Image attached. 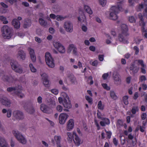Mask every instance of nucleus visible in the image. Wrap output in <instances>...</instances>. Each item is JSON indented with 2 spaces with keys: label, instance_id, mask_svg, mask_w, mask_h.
<instances>
[{
  "label": "nucleus",
  "instance_id": "f8f14e48",
  "mask_svg": "<svg viewBox=\"0 0 147 147\" xmlns=\"http://www.w3.org/2000/svg\"><path fill=\"white\" fill-rule=\"evenodd\" d=\"M64 27L67 32H71L73 31L72 25L69 21H66L64 23Z\"/></svg>",
  "mask_w": 147,
  "mask_h": 147
},
{
  "label": "nucleus",
  "instance_id": "c85d7f7f",
  "mask_svg": "<svg viewBox=\"0 0 147 147\" xmlns=\"http://www.w3.org/2000/svg\"><path fill=\"white\" fill-rule=\"evenodd\" d=\"M68 78H69L70 81L72 83L74 84L75 82H76V78L73 74H70L68 76Z\"/></svg>",
  "mask_w": 147,
  "mask_h": 147
},
{
  "label": "nucleus",
  "instance_id": "c03bdc74",
  "mask_svg": "<svg viewBox=\"0 0 147 147\" xmlns=\"http://www.w3.org/2000/svg\"><path fill=\"white\" fill-rule=\"evenodd\" d=\"M134 49L135 51V54L137 55L139 52V49L136 46H135L134 47Z\"/></svg>",
  "mask_w": 147,
  "mask_h": 147
},
{
  "label": "nucleus",
  "instance_id": "f3484780",
  "mask_svg": "<svg viewBox=\"0 0 147 147\" xmlns=\"http://www.w3.org/2000/svg\"><path fill=\"white\" fill-rule=\"evenodd\" d=\"M102 121H100V123L102 127H105L106 125H109L110 122L109 118L103 117L101 119Z\"/></svg>",
  "mask_w": 147,
  "mask_h": 147
},
{
  "label": "nucleus",
  "instance_id": "a18cd8bd",
  "mask_svg": "<svg viewBox=\"0 0 147 147\" xmlns=\"http://www.w3.org/2000/svg\"><path fill=\"white\" fill-rule=\"evenodd\" d=\"M100 5L102 7L105 6L106 3V0H99Z\"/></svg>",
  "mask_w": 147,
  "mask_h": 147
},
{
  "label": "nucleus",
  "instance_id": "ea45409f",
  "mask_svg": "<svg viewBox=\"0 0 147 147\" xmlns=\"http://www.w3.org/2000/svg\"><path fill=\"white\" fill-rule=\"evenodd\" d=\"M102 86L105 89L107 90H110V87L107 86V84L103 83L102 84Z\"/></svg>",
  "mask_w": 147,
  "mask_h": 147
},
{
  "label": "nucleus",
  "instance_id": "412c9836",
  "mask_svg": "<svg viewBox=\"0 0 147 147\" xmlns=\"http://www.w3.org/2000/svg\"><path fill=\"white\" fill-rule=\"evenodd\" d=\"M12 24L15 28L18 29L20 27V22L17 19H13L12 21Z\"/></svg>",
  "mask_w": 147,
  "mask_h": 147
},
{
  "label": "nucleus",
  "instance_id": "cd10ccee",
  "mask_svg": "<svg viewBox=\"0 0 147 147\" xmlns=\"http://www.w3.org/2000/svg\"><path fill=\"white\" fill-rule=\"evenodd\" d=\"M84 8L85 11L89 14H92V11L90 7L87 5L84 6Z\"/></svg>",
  "mask_w": 147,
  "mask_h": 147
},
{
  "label": "nucleus",
  "instance_id": "2eb2a0df",
  "mask_svg": "<svg viewBox=\"0 0 147 147\" xmlns=\"http://www.w3.org/2000/svg\"><path fill=\"white\" fill-rule=\"evenodd\" d=\"M0 102L3 105L7 107H9L10 105V100L5 97H0Z\"/></svg>",
  "mask_w": 147,
  "mask_h": 147
},
{
  "label": "nucleus",
  "instance_id": "f704fd0d",
  "mask_svg": "<svg viewBox=\"0 0 147 147\" xmlns=\"http://www.w3.org/2000/svg\"><path fill=\"white\" fill-rule=\"evenodd\" d=\"M54 139L57 144H60L61 140V136H54Z\"/></svg>",
  "mask_w": 147,
  "mask_h": 147
},
{
  "label": "nucleus",
  "instance_id": "e433bc0d",
  "mask_svg": "<svg viewBox=\"0 0 147 147\" xmlns=\"http://www.w3.org/2000/svg\"><path fill=\"white\" fill-rule=\"evenodd\" d=\"M85 98L88 102L90 105H92V99L91 97H90L86 95L85 96Z\"/></svg>",
  "mask_w": 147,
  "mask_h": 147
},
{
  "label": "nucleus",
  "instance_id": "aec40b11",
  "mask_svg": "<svg viewBox=\"0 0 147 147\" xmlns=\"http://www.w3.org/2000/svg\"><path fill=\"white\" fill-rule=\"evenodd\" d=\"M32 22L31 20L28 18H26L24 20L23 27L24 28H26L30 27L31 25Z\"/></svg>",
  "mask_w": 147,
  "mask_h": 147
},
{
  "label": "nucleus",
  "instance_id": "dca6fc26",
  "mask_svg": "<svg viewBox=\"0 0 147 147\" xmlns=\"http://www.w3.org/2000/svg\"><path fill=\"white\" fill-rule=\"evenodd\" d=\"M72 137L76 145L77 146H79L81 140L75 132H73Z\"/></svg>",
  "mask_w": 147,
  "mask_h": 147
},
{
  "label": "nucleus",
  "instance_id": "7ed1b4c3",
  "mask_svg": "<svg viewBox=\"0 0 147 147\" xmlns=\"http://www.w3.org/2000/svg\"><path fill=\"white\" fill-rule=\"evenodd\" d=\"M1 30L2 35L5 38L10 39L12 36L11 30L8 26H4L2 28Z\"/></svg>",
  "mask_w": 147,
  "mask_h": 147
},
{
  "label": "nucleus",
  "instance_id": "79ce46f5",
  "mask_svg": "<svg viewBox=\"0 0 147 147\" xmlns=\"http://www.w3.org/2000/svg\"><path fill=\"white\" fill-rule=\"evenodd\" d=\"M105 131L107 133V139H110L111 137L112 133L110 131H107L105 129Z\"/></svg>",
  "mask_w": 147,
  "mask_h": 147
},
{
  "label": "nucleus",
  "instance_id": "1a4fd4ad",
  "mask_svg": "<svg viewBox=\"0 0 147 147\" xmlns=\"http://www.w3.org/2000/svg\"><path fill=\"white\" fill-rule=\"evenodd\" d=\"M25 110L30 114H32L35 111V110L32 105L30 103H26L24 106Z\"/></svg>",
  "mask_w": 147,
  "mask_h": 147
},
{
  "label": "nucleus",
  "instance_id": "6e6d98bb",
  "mask_svg": "<svg viewBox=\"0 0 147 147\" xmlns=\"http://www.w3.org/2000/svg\"><path fill=\"white\" fill-rule=\"evenodd\" d=\"M138 95V92H135L133 97L134 99L135 100H136L139 97Z\"/></svg>",
  "mask_w": 147,
  "mask_h": 147
},
{
  "label": "nucleus",
  "instance_id": "b1692460",
  "mask_svg": "<svg viewBox=\"0 0 147 147\" xmlns=\"http://www.w3.org/2000/svg\"><path fill=\"white\" fill-rule=\"evenodd\" d=\"M63 105L64 107L67 109H70L71 107V105L69 101L67 100L66 99H64L63 102Z\"/></svg>",
  "mask_w": 147,
  "mask_h": 147
},
{
  "label": "nucleus",
  "instance_id": "69168bd1",
  "mask_svg": "<svg viewBox=\"0 0 147 147\" xmlns=\"http://www.w3.org/2000/svg\"><path fill=\"white\" fill-rule=\"evenodd\" d=\"M104 55H98V59L100 61H103L104 58Z\"/></svg>",
  "mask_w": 147,
  "mask_h": 147
},
{
  "label": "nucleus",
  "instance_id": "c9c22d12",
  "mask_svg": "<svg viewBox=\"0 0 147 147\" xmlns=\"http://www.w3.org/2000/svg\"><path fill=\"white\" fill-rule=\"evenodd\" d=\"M39 22L40 24L42 26H45L47 24V22L42 18H40L39 19Z\"/></svg>",
  "mask_w": 147,
  "mask_h": 147
},
{
  "label": "nucleus",
  "instance_id": "3c124183",
  "mask_svg": "<svg viewBox=\"0 0 147 147\" xmlns=\"http://www.w3.org/2000/svg\"><path fill=\"white\" fill-rule=\"evenodd\" d=\"M138 62L142 67H145V65L143 61L142 60H139Z\"/></svg>",
  "mask_w": 147,
  "mask_h": 147
},
{
  "label": "nucleus",
  "instance_id": "49530a36",
  "mask_svg": "<svg viewBox=\"0 0 147 147\" xmlns=\"http://www.w3.org/2000/svg\"><path fill=\"white\" fill-rule=\"evenodd\" d=\"M51 92L55 95H57L58 94V90L56 89H53L51 90Z\"/></svg>",
  "mask_w": 147,
  "mask_h": 147
},
{
  "label": "nucleus",
  "instance_id": "473e14b6",
  "mask_svg": "<svg viewBox=\"0 0 147 147\" xmlns=\"http://www.w3.org/2000/svg\"><path fill=\"white\" fill-rule=\"evenodd\" d=\"M128 96H125L123 97V102L125 105H127L128 103Z\"/></svg>",
  "mask_w": 147,
  "mask_h": 147
},
{
  "label": "nucleus",
  "instance_id": "13d9d810",
  "mask_svg": "<svg viewBox=\"0 0 147 147\" xmlns=\"http://www.w3.org/2000/svg\"><path fill=\"white\" fill-rule=\"evenodd\" d=\"M82 30L84 32H86L87 30V27L86 26L84 25L82 26Z\"/></svg>",
  "mask_w": 147,
  "mask_h": 147
},
{
  "label": "nucleus",
  "instance_id": "774afa93",
  "mask_svg": "<svg viewBox=\"0 0 147 147\" xmlns=\"http://www.w3.org/2000/svg\"><path fill=\"white\" fill-rule=\"evenodd\" d=\"M0 4L4 8H7L8 7V6L3 2H1Z\"/></svg>",
  "mask_w": 147,
  "mask_h": 147
},
{
  "label": "nucleus",
  "instance_id": "72a5a7b5",
  "mask_svg": "<svg viewBox=\"0 0 147 147\" xmlns=\"http://www.w3.org/2000/svg\"><path fill=\"white\" fill-rule=\"evenodd\" d=\"M67 135L68 136L67 138V141L69 143H71L72 140V136L70 132H67Z\"/></svg>",
  "mask_w": 147,
  "mask_h": 147
},
{
  "label": "nucleus",
  "instance_id": "c756f323",
  "mask_svg": "<svg viewBox=\"0 0 147 147\" xmlns=\"http://www.w3.org/2000/svg\"><path fill=\"white\" fill-rule=\"evenodd\" d=\"M98 108L101 110H103L104 109V105L102 104V101L101 100L99 101L98 104Z\"/></svg>",
  "mask_w": 147,
  "mask_h": 147
},
{
  "label": "nucleus",
  "instance_id": "680f3d73",
  "mask_svg": "<svg viewBox=\"0 0 147 147\" xmlns=\"http://www.w3.org/2000/svg\"><path fill=\"white\" fill-rule=\"evenodd\" d=\"M131 79V76H129L127 77L126 79L127 83L128 84H129L130 82Z\"/></svg>",
  "mask_w": 147,
  "mask_h": 147
},
{
  "label": "nucleus",
  "instance_id": "393cba45",
  "mask_svg": "<svg viewBox=\"0 0 147 147\" xmlns=\"http://www.w3.org/2000/svg\"><path fill=\"white\" fill-rule=\"evenodd\" d=\"M18 57H20L23 60L25 59L26 57V54L22 50H20L18 52Z\"/></svg>",
  "mask_w": 147,
  "mask_h": 147
},
{
  "label": "nucleus",
  "instance_id": "09e8293b",
  "mask_svg": "<svg viewBox=\"0 0 147 147\" xmlns=\"http://www.w3.org/2000/svg\"><path fill=\"white\" fill-rule=\"evenodd\" d=\"M142 89L144 90H146L147 89V85L145 84H142L141 85Z\"/></svg>",
  "mask_w": 147,
  "mask_h": 147
},
{
  "label": "nucleus",
  "instance_id": "5fc2aeb1",
  "mask_svg": "<svg viewBox=\"0 0 147 147\" xmlns=\"http://www.w3.org/2000/svg\"><path fill=\"white\" fill-rule=\"evenodd\" d=\"M64 18L61 16H57L56 19L58 21H60L63 20Z\"/></svg>",
  "mask_w": 147,
  "mask_h": 147
},
{
  "label": "nucleus",
  "instance_id": "e2e57ef3",
  "mask_svg": "<svg viewBox=\"0 0 147 147\" xmlns=\"http://www.w3.org/2000/svg\"><path fill=\"white\" fill-rule=\"evenodd\" d=\"M146 115L145 113H143L141 115V118L142 119L144 120L146 117Z\"/></svg>",
  "mask_w": 147,
  "mask_h": 147
},
{
  "label": "nucleus",
  "instance_id": "4c0bfd02",
  "mask_svg": "<svg viewBox=\"0 0 147 147\" xmlns=\"http://www.w3.org/2000/svg\"><path fill=\"white\" fill-rule=\"evenodd\" d=\"M0 20L3 22L4 24H7L8 23V21L6 20V18L3 16H0Z\"/></svg>",
  "mask_w": 147,
  "mask_h": 147
},
{
  "label": "nucleus",
  "instance_id": "58836bf2",
  "mask_svg": "<svg viewBox=\"0 0 147 147\" xmlns=\"http://www.w3.org/2000/svg\"><path fill=\"white\" fill-rule=\"evenodd\" d=\"M30 69L32 72H35L36 71V69L33 66L32 63H30L29 65Z\"/></svg>",
  "mask_w": 147,
  "mask_h": 147
},
{
  "label": "nucleus",
  "instance_id": "9b49d317",
  "mask_svg": "<svg viewBox=\"0 0 147 147\" xmlns=\"http://www.w3.org/2000/svg\"><path fill=\"white\" fill-rule=\"evenodd\" d=\"M68 117V115L66 114L62 113L59 116V122L61 124H64Z\"/></svg>",
  "mask_w": 147,
  "mask_h": 147
},
{
  "label": "nucleus",
  "instance_id": "a878e982",
  "mask_svg": "<svg viewBox=\"0 0 147 147\" xmlns=\"http://www.w3.org/2000/svg\"><path fill=\"white\" fill-rule=\"evenodd\" d=\"M8 144L3 138H0V146L1 147H7Z\"/></svg>",
  "mask_w": 147,
  "mask_h": 147
},
{
  "label": "nucleus",
  "instance_id": "338daca9",
  "mask_svg": "<svg viewBox=\"0 0 147 147\" xmlns=\"http://www.w3.org/2000/svg\"><path fill=\"white\" fill-rule=\"evenodd\" d=\"M138 16L140 20H141V21H143L144 20L143 17V16L142 15V13H139L138 14Z\"/></svg>",
  "mask_w": 147,
  "mask_h": 147
},
{
  "label": "nucleus",
  "instance_id": "37998d69",
  "mask_svg": "<svg viewBox=\"0 0 147 147\" xmlns=\"http://www.w3.org/2000/svg\"><path fill=\"white\" fill-rule=\"evenodd\" d=\"M129 21L131 23H134L136 22L135 19V18L133 16L129 17Z\"/></svg>",
  "mask_w": 147,
  "mask_h": 147
},
{
  "label": "nucleus",
  "instance_id": "9d476101",
  "mask_svg": "<svg viewBox=\"0 0 147 147\" xmlns=\"http://www.w3.org/2000/svg\"><path fill=\"white\" fill-rule=\"evenodd\" d=\"M40 108L43 112L47 114H51L53 111L52 109L50 107L44 104L41 105Z\"/></svg>",
  "mask_w": 147,
  "mask_h": 147
},
{
  "label": "nucleus",
  "instance_id": "a211bd4d",
  "mask_svg": "<svg viewBox=\"0 0 147 147\" xmlns=\"http://www.w3.org/2000/svg\"><path fill=\"white\" fill-rule=\"evenodd\" d=\"M2 80L5 82H12L15 80L13 77L11 75L9 76L4 75L2 77Z\"/></svg>",
  "mask_w": 147,
  "mask_h": 147
},
{
  "label": "nucleus",
  "instance_id": "0eeeda50",
  "mask_svg": "<svg viewBox=\"0 0 147 147\" xmlns=\"http://www.w3.org/2000/svg\"><path fill=\"white\" fill-rule=\"evenodd\" d=\"M11 67L12 69L16 72L21 73L22 72V69L19 68L18 66V63L14 60H12L10 63Z\"/></svg>",
  "mask_w": 147,
  "mask_h": 147
},
{
  "label": "nucleus",
  "instance_id": "f03ea898",
  "mask_svg": "<svg viewBox=\"0 0 147 147\" xmlns=\"http://www.w3.org/2000/svg\"><path fill=\"white\" fill-rule=\"evenodd\" d=\"M120 7L119 5L117 6H112L110 10V19L113 20H116L118 18L117 14L120 11Z\"/></svg>",
  "mask_w": 147,
  "mask_h": 147
},
{
  "label": "nucleus",
  "instance_id": "f257e3e1",
  "mask_svg": "<svg viewBox=\"0 0 147 147\" xmlns=\"http://www.w3.org/2000/svg\"><path fill=\"white\" fill-rule=\"evenodd\" d=\"M122 33L119 35L118 38L120 42L123 43H126L127 44L129 43L127 40H125L124 38V36H127L129 35L128 33V29L127 26L125 24H122L121 25Z\"/></svg>",
  "mask_w": 147,
  "mask_h": 147
},
{
  "label": "nucleus",
  "instance_id": "6e6552de",
  "mask_svg": "<svg viewBox=\"0 0 147 147\" xmlns=\"http://www.w3.org/2000/svg\"><path fill=\"white\" fill-rule=\"evenodd\" d=\"M53 45L55 47L60 53H63L65 52L64 47L59 42H54Z\"/></svg>",
  "mask_w": 147,
  "mask_h": 147
},
{
  "label": "nucleus",
  "instance_id": "4468645a",
  "mask_svg": "<svg viewBox=\"0 0 147 147\" xmlns=\"http://www.w3.org/2000/svg\"><path fill=\"white\" fill-rule=\"evenodd\" d=\"M43 84L46 87H48L49 86V81L48 80V76L45 73H43L41 75Z\"/></svg>",
  "mask_w": 147,
  "mask_h": 147
},
{
  "label": "nucleus",
  "instance_id": "423d86ee",
  "mask_svg": "<svg viewBox=\"0 0 147 147\" xmlns=\"http://www.w3.org/2000/svg\"><path fill=\"white\" fill-rule=\"evenodd\" d=\"M12 133L18 140L21 143L25 144L26 143V141L24 137L18 131L13 130Z\"/></svg>",
  "mask_w": 147,
  "mask_h": 147
},
{
  "label": "nucleus",
  "instance_id": "4be33fe9",
  "mask_svg": "<svg viewBox=\"0 0 147 147\" xmlns=\"http://www.w3.org/2000/svg\"><path fill=\"white\" fill-rule=\"evenodd\" d=\"M74 125V121L72 119H70L68 122L67 123V129L68 130H70L72 129Z\"/></svg>",
  "mask_w": 147,
  "mask_h": 147
},
{
  "label": "nucleus",
  "instance_id": "bf43d9fd",
  "mask_svg": "<svg viewBox=\"0 0 147 147\" xmlns=\"http://www.w3.org/2000/svg\"><path fill=\"white\" fill-rule=\"evenodd\" d=\"M94 122H95V125L96 127H97V130H99L100 129V126L99 124H98V123L97 121L96 120H95Z\"/></svg>",
  "mask_w": 147,
  "mask_h": 147
},
{
  "label": "nucleus",
  "instance_id": "2f4dec72",
  "mask_svg": "<svg viewBox=\"0 0 147 147\" xmlns=\"http://www.w3.org/2000/svg\"><path fill=\"white\" fill-rule=\"evenodd\" d=\"M110 95L111 97L114 100H116L117 98V97L115 93L113 91H110Z\"/></svg>",
  "mask_w": 147,
  "mask_h": 147
},
{
  "label": "nucleus",
  "instance_id": "39448f33",
  "mask_svg": "<svg viewBox=\"0 0 147 147\" xmlns=\"http://www.w3.org/2000/svg\"><path fill=\"white\" fill-rule=\"evenodd\" d=\"M45 61L47 65L50 67H53L55 66L54 59L51 57V54L49 52H47L45 55Z\"/></svg>",
  "mask_w": 147,
  "mask_h": 147
},
{
  "label": "nucleus",
  "instance_id": "0e129e2a",
  "mask_svg": "<svg viewBox=\"0 0 147 147\" xmlns=\"http://www.w3.org/2000/svg\"><path fill=\"white\" fill-rule=\"evenodd\" d=\"M98 64V61L95 60L93 61L92 63V65L93 66H96Z\"/></svg>",
  "mask_w": 147,
  "mask_h": 147
},
{
  "label": "nucleus",
  "instance_id": "6ab92c4d",
  "mask_svg": "<svg viewBox=\"0 0 147 147\" xmlns=\"http://www.w3.org/2000/svg\"><path fill=\"white\" fill-rule=\"evenodd\" d=\"M28 50L30 55L31 59L33 62H35L36 61V57L34 53V50L31 49L29 48Z\"/></svg>",
  "mask_w": 147,
  "mask_h": 147
},
{
  "label": "nucleus",
  "instance_id": "7c9ffc66",
  "mask_svg": "<svg viewBox=\"0 0 147 147\" xmlns=\"http://www.w3.org/2000/svg\"><path fill=\"white\" fill-rule=\"evenodd\" d=\"M139 108L138 106H134L132 107L131 112L133 114H135L136 112L138 111Z\"/></svg>",
  "mask_w": 147,
  "mask_h": 147
},
{
  "label": "nucleus",
  "instance_id": "8fccbe9b",
  "mask_svg": "<svg viewBox=\"0 0 147 147\" xmlns=\"http://www.w3.org/2000/svg\"><path fill=\"white\" fill-rule=\"evenodd\" d=\"M109 74L108 73H105L103 74L102 78L104 80H106L109 76Z\"/></svg>",
  "mask_w": 147,
  "mask_h": 147
},
{
  "label": "nucleus",
  "instance_id": "864d4df0",
  "mask_svg": "<svg viewBox=\"0 0 147 147\" xmlns=\"http://www.w3.org/2000/svg\"><path fill=\"white\" fill-rule=\"evenodd\" d=\"M123 122L120 119H118L117 120V125L122 126Z\"/></svg>",
  "mask_w": 147,
  "mask_h": 147
},
{
  "label": "nucleus",
  "instance_id": "de8ad7c7",
  "mask_svg": "<svg viewBox=\"0 0 147 147\" xmlns=\"http://www.w3.org/2000/svg\"><path fill=\"white\" fill-rule=\"evenodd\" d=\"M97 117L98 119H101L103 117H102V115L101 113L98 110L97 111Z\"/></svg>",
  "mask_w": 147,
  "mask_h": 147
},
{
  "label": "nucleus",
  "instance_id": "ddd939ff",
  "mask_svg": "<svg viewBox=\"0 0 147 147\" xmlns=\"http://www.w3.org/2000/svg\"><path fill=\"white\" fill-rule=\"evenodd\" d=\"M13 115L16 119L20 120L24 118L23 113L20 111H15L13 112Z\"/></svg>",
  "mask_w": 147,
  "mask_h": 147
},
{
  "label": "nucleus",
  "instance_id": "a19ab883",
  "mask_svg": "<svg viewBox=\"0 0 147 147\" xmlns=\"http://www.w3.org/2000/svg\"><path fill=\"white\" fill-rule=\"evenodd\" d=\"M139 79L140 82H142L143 81H146V78L145 76L142 75L140 77Z\"/></svg>",
  "mask_w": 147,
  "mask_h": 147
},
{
  "label": "nucleus",
  "instance_id": "5701e85b",
  "mask_svg": "<svg viewBox=\"0 0 147 147\" xmlns=\"http://www.w3.org/2000/svg\"><path fill=\"white\" fill-rule=\"evenodd\" d=\"M130 70L134 74L137 73L139 70V68L135 65L134 64H132L130 67Z\"/></svg>",
  "mask_w": 147,
  "mask_h": 147
},
{
  "label": "nucleus",
  "instance_id": "052dcab7",
  "mask_svg": "<svg viewBox=\"0 0 147 147\" xmlns=\"http://www.w3.org/2000/svg\"><path fill=\"white\" fill-rule=\"evenodd\" d=\"M42 98L41 96H39L38 97L37 99L38 102L40 104L42 102Z\"/></svg>",
  "mask_w": 147,
  "mask_h": 147
},
{
  "label": "nucleus",
  "instance_id": "20e7f679",
  "mask_svg": "<svg viewBox=\"0 0 147 147\" xmlns=\"http://www.w3.org/2000/svg\"><path fill=\"white\" fill-rule=\"evenodd\" d=\"M7 90L9 92H14V94L18 96L20 98H22L24 96L23 94L21 93V89L17 87H9L7 88Z\"/></svg>",
  "mask_w": 147,
  "mask_h": 147
},
{
  "label": "nucleus",
  "instance_id": "603ef678",
  "mask_svg": "<svg viewBox=\"0 0 147 147\" xmlns=\"http://www.w3.org/2000/svg\"><path fill=\"white\" fill-rule=\"evenodd\" d=\"M57 110L59 112H61L63 110V107L60 105H58L57 107Z\"/></svg>",
  "mask_w": 147,
  "mask_h": 147
},
{
  "label": "nucleus",
  "instance_id": "4d7b16f0",
  "mask_svg": "<svg viewBox=\"0 0 147 147\" xmlns=\"http://www.w3.org/2000/svg\"><path fill=\"white\" fill-rule=\"evenodd\" d=\"M113 142L115 146H117V145L118 141V140L116 139V138H113Z\"/></svg>",
  "mask_w": 147,
  "mask_h": 147
},
{
  "label": "nucleus",
  "instance_id": "bb28decb",
  "mask_svg": "<svg viewBox=\"0 0 147 147\" xmlns=\"http://www.w3.org/2000/svg\"><path fill=\"white\" fill-rule=\"evenodd\" d=\"M68 50L70 52L72 50L73 53L75 55H76L77 49L74 47V45H70L68 48Z\"/></svg>",
  "mask_w": 147,
  "mask_h": 147
}]
</instances>
